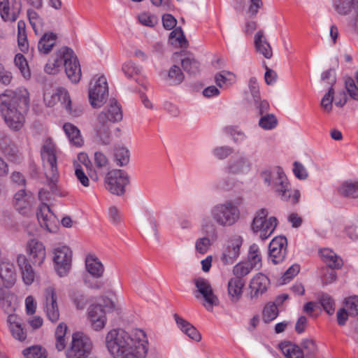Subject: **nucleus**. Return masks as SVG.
<instances>
[{
    "label": "nucleus",
    "instance_id": "1",
    "mask_svg": "<svg viewBox=\"0 0 358 358\" xmlns=\"http://www.w3.org/2000/svg\"><path fill=\"white\" fill-rule=\"evenodd\" d=\"M106 347L113 358H145L148 352L145 333L134 329L131 334L122 329H113L106 336Z\"/></svg>",
    "mask_w": 358,
    "mask_h": 358
},
{
    "label": "nucleus",
    "instance_id": "2",
    "mask_svg": "<svg viewBox=\"0 0 358 358\" xmlns=\"http://www.w3.org/2000/svg\"><path fill=\"white\" fill-rule=\"evenodd\" d=\"M0 113L7 127L20 131L24 127L30 104L29 93L24 87L6 90L0 95Z\"/></svg>",
    "mask_w": 358,
    "mask_h": 358
},
{
    "label": "nucleus",
    "instance_id": "3",
    "mask_svg": "<svg viewBox=\"0 0 358 358\" xmlns=\"http://www.w3.org/2000/svg\"><path fill=\"white\" fill-rule=\"evenodd\" d=\"M121 107L115 99H110L106 110L101 111L94 124V132L97 141L101 145H108L112 141V124L122 119Z\"/></svg>",
    "mask_w": 358,
    "mask_h": 358
},
{
    "label": "nucleus",
    "instance_id": "4",
    "mask_svg": "<svg viewBox=\"0 0 358 358\" xmlns=\"http://www.w3.org/2000/svg\"><path fill=\"white\" fill-rule=\"evenodd\" d=\"M192 282L195 287L193 294L196 299L201 301L208 311H212L213 306H218L219 299L215 294L211 282L203 277L194 278Z\"/></svg>",
    "mask_w": 358,
    "mask_h": 358
},
{
    "label": "nucleus",
    "instance_id": "5",
    "mask_svg": "<svg viewBox=\"0 0 358 358\" xmlns=\"http://www.w3.org/2000/svg\"><path fill=\"white\" fill-rule=\"evenodd\" d=\"M93 348L90 338L81 332L72 334L71 341L64 350L66 358H87Z\"/></svg>",
    "mask_w": 358,
    "mask_h": 358
},
{
    "label": "nucleus",
    "instance_id": "6",
    "mask_svg": "<svg viewBox=\"0 0 358 358\" xmlns=\"http://www.w3.org/2000/svg\"><path fill=\"white\" fill-rule=\"evenodd\" d=\"M56 155L57 148L55 143L51 138H46L42 145L41 155L44 167L49 169V173H46V175L50 178L49 185L52 191L55 190V180L58 175Z\"/></svg>",
    "mask_w": 358,
    "mask_h": 358
},
{
    "label": "nucleus",
    "instance_id": "7",
    "mask_svg": "<svg viewBox=\"0 0 358 358\" xmlns=\"http://www.w3.org/2000/svg\"><path fill=\"white\" fill-rule=\"evenodd\" d=\"M210 214L214 221L222 227L233 225L240 217L238 208L231 201L215 205Z\"/></svg>",
    "mask_w": 358,
    "mask_h": 358
},
{
    "label": "nucleus",
    "instance_id": "8",
    "mask_svg": "<svg viewBox=\"0 0 358 358\" xmlns=\"http://www.w3.org/2000/svg\"><path fill=\"white\" fill-rule=\"evenodd\" d=\"M268 212L266 208L258 210L252 220V230L254 233H259L262 240L267 239L274 231L278 221L275 217L267 219Z\"/></svg>",
    "mask_w": 358,
    "mask_h": 358
},
{
    "label": "nucleus",
    "instance_id": "9",
    "mask_svg": "<svg viewBox=\"0 0 358 358\" xmlns=\"http://www.w3.org/2000/svg\"><path fill=\"white\" fill-rule=\"evenodd\" d=\"M104 182L105 187L108 192L121 196L125 192V186L129 183V178L124 171L113 169L107 173Z\"/></svg>",
    "mask_w": 358,
    "mask_h": 358
},
{
    "label": "nucleus",
    "instance_id": "10",
    "mask_svg": "<svg viewBox=\"0 0 358 358\" xmlns=\"http://www.w3.org/2000/svg\"><path fill=\"white\" fill-rule=\"evenodd\" d=\"M278 177L275 178L273 185L278 195L282 200L296 204L300 199L301 194L299 190H292L290 184L280 168L277 169Z\"/></svg>",
    "mask_w": 358,
    "mask_h": 358
},
{
    "label": "nucleus",
    "instance_id": "11",
    "mask_svg": "<svg viewBox=\"0 0 358 358\" xmlns=\"http://www.w3.org/2000/svg\"><path fill=\"white\" fill-rule=\"evenodd\" d=\"M59 55L64 58V66L68 78L73 83L80 81L82 73L80 62L73 51L67 47L59 49Z\"/></svg>",
    "mask_w": 358,
    "mask_h": 358
},
{
    "label": "nucleus",
    "instance_id": "12",
    "mask_svg": "<svg viewBox=\"0 0 358 358\" xmlns=\"http://www.w3.org/2000/svg\"><path fill=\"white\" fill-rule=\"evenodd\" d=\"M89 99L93 108H100L105 103L108 96V87L106 78L99 76L94 78L90 83Z\"/></svg>",
    "mask_w": 358,
    "mask_h": 358
},
{
    "label": "nucleus",
    "instance_id": "13",
    "mask_svg": "<svg viewBox=\"0 0 358 358\" xmlns=\"http://www.w3.org/2000/svg\"><path fill=\"white\" fill-rule=\"evenodd\" d=\"M53 253L55 269L59 276H64L69 271L71 266L72 251L67 246H61L56 248Z\"/></svg>",
    "mask_w": 358,
    "mask_h": 358
},
{
    "label": "nucleus",
    "instance_id": "14",
    "mask_svg": "<svg viewBox=\"0 0 358 358\" xmlns=\"http://www.w3.org/2000/svg\"><path fill=\"white\" fill-rule=\"evenodd\" d=\"M287 241L284 236L274 238L269 244V257L274 264L282 262L287 253Z\"/></svg>",
    "mask_w": 358,
    "mask_h": 358
},
{
    "label": "nucleus",
    "instance_id": "15",
    "mask_svg": "<svg viewBox=\"0 0 358 358\" xmlns=\"http://www.w3.org/2000/svg\"><path fill=\"white\" fill-rule=\"evenodd\" d=\"M20 0H0V15L4 21H15L21 11Z\"/></svg>",
    "mask_w": 358,
    "mask_h": 358
},
{
    "label": "nucleus",
    "instance_id": "16",
    "mask_svg": "<svg viewBox=\"0 0 358 358\" xmlns=\"http://www.w3.org/2000/svg\"><path fill=\"white\" fill-rule=\"evenodd\" d=\"M243 243V238L240 236L232 237L228 242L221 257L224 264H231L240 255V248Z\"/></svg>",
    "mask_w": 358,
    "mask_h": 358
},
{
    "label": "nucleus",
    "instance_id": "17",
    "mask_svg": "<svg viewBox=\"0 0 358 358\" xmlns=\"http://www.w3.org/2000/svg\"><path fill=\"white\" fill-rule=\"evenodd\" d=\"M45 313L48 318L52 322H56L59 318V311L57 303V295L52 287L45 289Z\"/></svg>",
    "mask_w": 358,
    "mask_h": 358
},
{
    "label": "nucleus",
    "instance_id": "18",
    "mask_svg": "<svg viewBox=\"0 0 358 358\" xmlns=\"http://www.w3.org/2000/svg\"><path fill=\"white\" fill-rule=\"evenodd\" d=\"M88 317L94 330L100 331L105 327L107 318L102 306L92 304L88 308Z\"/></svg>",
    "mask_w": 358,
    "mask_h": 358
},
{
    "label": "nucleus",
    "instance_id": "19",
    "mask_svg": "<svg viewBox=\"0 0 358 358\" xmlns=\"http://www.w3.org/2000/svg\"><path fill=\"white\" fill-rule=\"evenodd\" d=\"M37 217L40 225L48 231H56L57 219L48 205L43 203L40 206L39 210L37 212Z\"/></svg>",
    "mask_w": 358,
    "mask_h": 358
},
{
    "label": "nucleus",
    "instance_id": "20",
    "mask_svg": "<svg viewBox=\"0 0 358 358\" xmlns=\"http://www.w3.org/2000/svg\"><path fill=\"white\" fill-rule=\"evenodd\" d=\"M27 252L34 265L41 266L46 257L43 243L36 239H31L27 243Z\"/></svg>",
    "mask_w": 358,
    "mask_h": 358
},
{
    "label": "nucleus",
    "instance_id": "21",
    "mask_svg": "<svg viewBox=\"0 0 358 358\" xmlns=\"http://www.w3.org/2000/svg\"><path fill=\"white\" fill-rule=\"evenodd\" d=\"M17 274L13 264L8 262L0 263V283L6 287H11L16 282Z\"/></svg>",
    "mask_w": 358,
    "mask_h": 358
},
{
    "label": "nucleus",
    "instance_id": "22",
    "mask_svg": "<svg viewBox=\"0 0 358 358\" xmlns=\"http://www.w3.org/2000/svg\"><path fill=\"white\" fill-rule=\"evenodd\" d=\"M245 285V280L233 277L228 282L227 290L230 300L233 303L238 302L242 296L243 288Z\"/></svg>",
    "mask_w": 358,
    "mask_h": 358
},
{
    "label": "nucleus",
    "instance_id": "23",
    "mask_svg": "<svg viewBox=\"0 0 358 358\" xmlns=\"http://www.w3.org/2000/svg\"><path fill=\"white\" fill-rule=\"evenodd\" d=\"M268 278L262 273H258L250 281V288L252 297L257 298L267 290Z\"/></svg>",
    "mask_w": 358,
    "mask_h": 358
},
{
    "label": "nucleus",
    "instance_id": "24",
    "mask_svg": "<svg viewBox=\"0 0 358 358\" xmlns=\"http://www.w3.org/2000/svg\"><path fill=\"white\" fill-rule=\"evenodd\" d=\"M173 317L180 329L188 337L196 342L201 340V334L192 324L180 317L178 314H174Z\"/></svg>",
    "mask_w": 358,
    "mask_h": 358
},
{
    "label": "nucleus",
    "instance_id": "25",
    "mask_svg": "<svg viewBox=\"0 0 358 358\" xmlns=\"http://www.w3.org/2000/svg\"><path fill=\"white\" fill-rule=\"evenodd\" d=\"M7 322L12 336L17 340L23 341L27 338V331L22 325L17 315L8 316Z\"/></svg>",
    "mask_w": 358,
    "mask_h": 358
},
{
    "label": "nucleus",
    "instance_id": "26",
    "mask_svg": "<svg viewBox=\"0 0 358 358\" xmlns=\"http://www.w3.org/2000/svg\"><path fill=\"white\" fill-rule=\"evenodd\" d=\"M17 263L22 271V279L25 284L31 285L35 278V272L24 255H19L17 257Z\"/></svg>",
    "mask_w": 358,
    "mask_h": 358
},
{
    "label": "nucleus",
    "instance_id": "27",
    "mask_svg": "<svg viewBox=\"0 0 358 358\" xmlns=\"http://www.w3.org/2000/svg\"><path fill=\"white\" fill-rule=\"evenodd\" d=\"M50 100H48V96L45 95L44 99L48 106H53L57 101H60L65 108H70L71 100L68 91L64 87H58L50 96Z\"/></svg>",
    "mask_w": 358,
    "mask_h": 358
},
{
    "label": "nucleus",
    "instance_id": "28",
    "mask_svg": "<svg viewBox=\"0 0 358 358\" xmlns=\"http://www.w3.org/2000/svg\"><path fill=\"white\" fill-rule=\"evenodd\" d=\"M85 267L87 272L94 278L103 276L104 267L99 259L94 255H88L85 258Z\"/></svg>",
    "mask_w": 358,
    "mask_h": 358
},
{
    "label": "nucleus",
    "instance_id": "29",
    "mask_svg": "<svg viewBox=\"0 0 358 358\" xmlns=\"http://www.w3.org/2000/svg\"><path fill=\"white\" fill-rule=\"evenodd\" d=\"M255 45L257 51L263 55L266 59L272 57V48L267 41L262 30H259L256 33L255 36Z\"/></svg>",
    "mask_w": 358,
    "mask_h": 358
},
{
    "label": "nucleus",
    "instance_id": "30",
    "mask_svg": "<svg viewBox=\"0 0 358 358\" xmlns=\"http://www.w3.org/2000/svg\"><path fill=\"white\" fill-rule=\"evenodd\" d=\"M249 169L250 164L243 157H232L227 166V171L233 174L243 173Z\"/></svg>",
    "mask_w": 358,
    "mask_h": 358
},
{
    "label": "nucleus",
    "instance_id": "31",
    "mask_svg": "<svg viewBox=\"0 0 358 358\" xmlns=\"http://www.w3.org/2000/svg\"><path fill=\"white\" fill-rule=\"evenodd\" d=\"M57 36L52 32L45 33L38 43V50L40 53L48 55L56 43Z\"/></svg>",
    "mask_w": 358,
    "mask_h": 358
},
{
    "label": "nucleus",
    "instance_id": "32",
    "mask_svg": "<svg viewBox=\"0 0 358 358\" xmlns=\"http://www.w3.org/2000/svg\"><path fill=\"white\" fill-rule=\"evenodd\" d=\"M323 261L331 268H340L343 266V260L334 251L324 248L320 251Z\"/></svg>",
    "mask_w": 358,
    "mask_h": 358
},
{
    "label": "nucleus",
    "instance_id": "33",
    "mask_svg": "<svg viewBox=\"0 0 358 358\" xmlns=\"http://www.w3.org/2000/svg\"><path fill=\"white\" fill-rule=\"evenodd\" d=\"M338 192L344 197L358 198V182L348 180L343 182L338 188Z\"/></svg>",
    "mask_w": 358,
    "mask_h": 358
},
{
    "label": "nucleus",
    "instance_id": "34",
    "mask_svg": "<svg viewBox=\"0 0 358 358\" xmlns=\"http://www.w3.org/2000/svg\"><path fill=\"white\" fill-rule=\"evenodd\" d=\"M63 129L69 138L70 142L77 146L80 147L83 144V139L80 135V130L71 123H65Z\"/></svg>",
    "mask_w": 358,
    "mask_h": 358
},
{
    "label": "nucleus",
    "instance_id": "35",
    "mask_svg": "<svg viewBox=\"0 0 358 358\" xmlns=\"http://www.w3.org/2000/svg\"><path fill=\"white\" fill-rule=\"evenodd\" d=\"M301 350L303 358H316L318 348L315 341L312 338H306L301 343Z\"/></svg>",
    "mask_w": 358,
    "mask_h": 358
},
{
    "label": "nucleus",
    "instance_id": "36",
    "mask_svg": "<svg viewBox=\"0 0 358 358\" xmlns=\"http://www.w3.org/2000/svg\"><path fill=\"white\" fill-rule=\"evenodd\" d=\"M279 348L286 358H303L301 348L290 342H283Z\"/></svg>",
    "mask_w": 358,
    "mask_h": 358
},
{
    "label": "nucleus",
    "instance_id": "37",
    "mask_svg": "<svg viewBox=\"0 0 358 358\" xmlns=\"http://www.w3.org/2000/svg\"><path fill=\"white\" fill-rule=\"evenodd\" d=\"M17 45L20 50L26 52L29 50V43L26 33V25L24 21L17 22Z\"/></svg>",
    "mask_w": 358,
    "mask_h": 358
},
{
    "label": "nucleus",
    "instance_id": "38",
    "mask_svg": "<svg viewBox=\"0 0 358 358\" xmlns=\"http://www.w3.org/2000/svg\"><path fill=\"white\" fill-rule=\"evenodd\" d=\"M216 84L222 87L223 86H229L234 83L236 80V75L228 71H222L217 73L215 77Z\"/></svg>",
    "mask_w": 358,
    "mask_h": 358
},
{
    "label": "nucleus",
    "instance_id": "39",
    "mask_svg": "<svg viewBox=\"0 0 358 358\" xmlns=\"http://www.w3.org/2000/svg\"><path fill=\"white\" fill-rule=\"evenodd\" d=\"M27 17L35 34H41L43 31V21L38 13L32 9H28Z\"/></svg>",
    "mask_w": 358,
    "mask_h": 358
},
{
    "label": "nucleus",
    "instance_id": "40",
    "mask_svg": "<svg viewBox=\"0 0 358 358\" xmlns=\"http://www.w3.org/2000/svg\"><path fill=\"white\" fill-rule=\"evenodd\" d=\"M247 262L252 266V268H259L262 267V255L259 247L253 244L250 247Z\"/></svg>",
    "mask_w": 358,
    "mask_h": 358
},
{
    "label": "nucleus",
    "instance_id": "41",
    "mask_svg": "<svg viewBox=\"0 0 358 358\" xmlns=\"http://www.w3.org/2000/svg\"><path fill=\"white\" fill-rule=\"evenodd\" d=\"M25 358H48L47 351L40 345H33L22 351Z\"/></svg>",
    "mask_w": 358,
    "mask_h": 358
},
{
    "label": "nucleus",
    "instance_id": "42",
    "mask_svg": "<svg viewBox=\"0 0 358 358\" xmlns=\"http://www.w3.org/2000/svg\"><path fill=\"white\" fill-rule=\"evenodd\" d=\"M253 269L252 266L247 262H241L236 264L232 270L235 278L244 280L243 278L248 275Z\"/></svg>",
    "mask_w": 358,
    "mask_h": 358
},
{
    "label": "nucleus",
    "instance_id": "43",
    "mask_svg": "<svg viewBox=\"0 0 358 358\" xmlns=\"http://www.w3.org/2000/svg\"><path fill=\"white\" fill-rule=\"evenodd\" d=\"M181 65L184 71L189 74L195 75L200 70V64L194 57H186L182 59Z\"/></svg>",
    "mask_w": 358,
    "mask_h": 358
},
{
    "label": "nucleus",
    "instance_id": "44",
    "mask_svg": "<svg viewBox=\"0 0 358 358\" xmlns=\"http://www.w3.org/2000/svg\"><path fill=\"white\" fill-rule=\"evenodd\" d=\"M278 315V308L275 303H267L263 310L262 319L264 322L268 323L273 320Z\"/></svg>",
    "mask_w": 358,
    "mask_h": 358
},
{
    "label": "nucleus",
    "instance_id": "45",
    "mask_svg": "<svg viewBox=\"0 0 358 358\" xmlns=\"http://www.w3.org/2000/svg\"><path fill=\"white\" fill-rule=\"evenodd\" d=\"M64 58L59 55V50L57 52L56 57L52 60H50L45 66V71L49 74L57 73L59 68L64 64Z\"/></svg>",
    "mask_w": 358,
    "mask_h": 358
},
{
    "label": "nucleus",
    "instance_id": "46",
    "mask_svg": "<svg viewBox=\"0 0 358 358\" xmlns=\"http://www.w3.org/2000/svg\"><path fill=\"white\" fill-rule=\"evenodd\" d=\"M14 62L24 78H29L31 73L25 57L22 54L18 53L15 57Z\"/></svg>",
    "mask_w": 358,
    "mask_h": 358
},
{
    "label": "nucleus",
    "instance_id": "47",
    "mask_svg": "<svg viewBox=\"0 0 358 358\" xmlns=\"http://www.w3.org/2000/svg\"><path fill=\"white\" fill-rule=\"evenodd\" d=\"M114 157L117 164L120 166L127 165L129 162V152L124 147L116 148Z\"/></svg>",
    "mask_w": 358,
    "mask_h": 358
},
{
    "label": "nucleus",
    "instance_id": "48",
    "mask_svg": "<svg viewBox=\"0 0 358 358\" xmlns=\"http://www.w3.org/2000/svg\"><path fill=\"white\" fill-rule=\"evenodd\" d=\"M184 74L179 66L176 65L172 66L168 73V79L171 84L178 85L184 80Z\"/></svg>",
    "mask_w": 358,
    "mask_h": 358
},
{
    "label": "nucleus",
    "instance_id": "49",
    "mask_svg": "<svg viewBox=\"0 0 358 358\" xmlns=\"http://www.w3.org/2000/svg\"><path fill=\"white\" fill-rule=\"evenodd\" d=\"M278 124V120L273 114H267L262 116L259 121V125L264 129L269 130L274 129Z\"/></svg>",
    "mask_w": 358,
    "mask_h": 358
},
{
    "label": "nucleus",
    "instance_id": "50",
    "mask_svg": "<svg viewBox=\"0 0 358 358\" xmlns=\"http://www.w3.org/2000/svg\"><path fill=\"white\" fill-rule=\"evenodd\" d=\"M345 308L350 313V316L358 315V296H352L345 299Z\"/></svg>",
    "mask_w": 358,
    "mask_h": 358
},
{
    "label": "nucleus",
    "instance_id": "51",
    "mask_svg": "<svg viewBox=\"0 0 358 358\" xmlns=\"http://www.w3.org/2000/svg\"><path fill=\"white\" fill-rule=\"evenodd\" d=\"M320 302L324 310L329 315L334 314L335 310V303L331 296L327 294H323L320 297Z\"/></svg>",
    "mask_w": 358,
    "mask_h": 358
},
{
    "label": "nucleus",
    "instance_id": "52",
    "mask_svg": "<svg viewBox=\"0 0 358 358\" xmlns=\"http://www.w3.org/2000/svg\"><path fill=\"white\" fill-rule=\"evenodd\" d=\"M29 199L24 189H21L15 194V204L18 208L25 209L29 207Z\"/></svg>",
    "mask_w": 358,
    "mask_h": 358
},
{
    "label": "nucleus",
    "instance_id": "53",
    "mask_svg": "<svg viewBox=\"0 0 358 358\" xmlns=\"http://www.w3.org/2000/svg\"><path fill=\"white\" fill-rule=\"evenodd\" d=\"M171 39L176 38V41L178 42L181 48H187L188 45V41L185 38L184 33L181 27H176L169 34Z\"/></svg>",
    "mask_w": 358,
    "mask_h": 358
},
{
    "label": "nucleus",
    "instance_id": "54",
    "mask_svg": "<svg viewBox=\"0 0 358 358\" xmlns=\"http://www.w3.org/2000/svg\"><path fill=\"white\" fill-rule=\"evenodd\" d=\"M94 164L99 170H108L110 167L108 158L101 152H96L94 153Z\"/></svg>",
    "mask_w": 358,
    "mask_h": 358
},
{
    "label": "nucleus",
    "instance_id": "55",
    "mask_svg": "<svg viewBox=\"0 0 358 358\" xmlns=\"http://www.w3.org/2000/svg\"><path fill=\"white\" fill-rule=\"evenodd\" d=\"M75 168V175L78 179V180L85 187H88L90 186V180L87 176L85 174L83 167L78 163L74 164Z\"/></svg>",
    "mask_w": 358,
    "mask_h": 358
},
{
    "label": "nucleus",
    "instance_id": "56",
    "mask_svg": "<svg viewBox=\"0 0 358 358\" xmlns=\"http://www.w3.org/2000/svg\"><path fill=\"white\" fill-rule=\"evenodd\" d=\"M355 0H335V8L338 13L346 15L353 7Z\"/></svg>",
    "mask_w": 358,
    "mask_h": 358
},
{
    "label": "nucleus",
    "instance_id": "57",
    "mask_svg": "<svg viewBox=\"0 0 358 358\" xmlns=\"http://www.w3.org/2000/svg\"><path fill=\"white\" fill-rule=\"evenodd\" d=\"M334 90L333 87L329 89V91L324 94L321 101L322 108L327 113L332 110V102L334 100Z\"/></svg>",
    "mask_w": 358,
    "mask_h": 358
},
{
    "label": "nucleus",
    "instance_id": "58",
    "mask_svg": "<svg viewBox=\"0 0 358 358\" xmlns=\"http://www.w3.org/2000/svg\"><path fill=\"white\" fill-rule=\"evenodd\" d=\"M224 130L227 134L232 136L234 141L236 143L241 142L245 139L244 133L239 130L236 126H227Z\"/></svg>",
    "mask_w": 358,
    "mask_h": 358
},
{
    "label": "nucleus",
    "instance_id": "59",
    "mask_svg": "<svg viewBox=\"0 0 358 358\" xmlns=\"http://www.w3.org/2000/svg\"><path fill=\"white\" fill-rule=\"evenodd\" d=\"M249 90L250 94L253 98V101L255 103H258L259 100L260 99V92L259 87L257 83V80L255 78L252 77L249 80Z\"/></svg>",
    "mask_w": 358,
    "mask_h": 358
},
{
    "label": "nucleus",
    "instance_id": "60",
    "mask_svg": "<svg viewBox=\"0 0 358 358\" xmlns=\"http://www.w3.org/2000/svg\"><path fill=\"white\" fill-rule=\"evenodd\" d=\"M122 71L128 78L138 75L140 72L139 68L131 62H127L122 66Z\"/></svg>",
    "mask_w": 358,
    "mask_h": 358
},
{
    "label": "nucleus",
    "instance_id": "61",
    "mask_svg": "<svg viewBox=\"0 0 358 358\" xmlns=\"http://www.w3.org/2000/svg\"><path fill=\"white\" fill-rule=\"evenodd\" d=\"M345 88L350 96L355 100L358 101V87L352 78H348L345 80Z\"/></svg>",
    "mask_w": 358,
    "mask_h": 358
},
{
    "label": "nucleus",
    "instance_id": "62",
    "mask_svg": "<svg viewBox=\"0 0 358 358\" xmlns=\"http://www.w3.org/2000/svg\"><path fill=\"white\" fill-rule=\"evenodd\" d=\"M334 268H327L324 270L322 275V282L324 285H329L336 280V273Z\"/></svg>",
    "mask_w": 358,
    "mask_h": 358
},
{
    "label": "nucleus",
    "instance_id": "63",
    "mask_svg": "<svg viewBox=\"0 0 358 358\" xmlns=\"http://www.w3.org/2000/svg\"><path fill=\"white\" fill-rule=\"evenodd\" d=\"M139 21L143 25L153 27L157 23V18L154 15L143 13L138 17Z\"/></svg>",
    "mask_w": 358,
    "mask_h": 358
},
{
    "label": "nucleus",
    "instance_id": "64",
    "mask_svg": "<svg viewBox=\"0 0 358 358\" xmlns=\"http://www.w3.org/2000/svg\"><path fill=\"white\" fill-rule=\"evenodd\" d=\"M163 27L166 30L173 29L177 24L176 19L171 14H164L162 16Z\"/></svg>",
    "mask_w": 358,
    "mask_h": 358
}]
</instances>
